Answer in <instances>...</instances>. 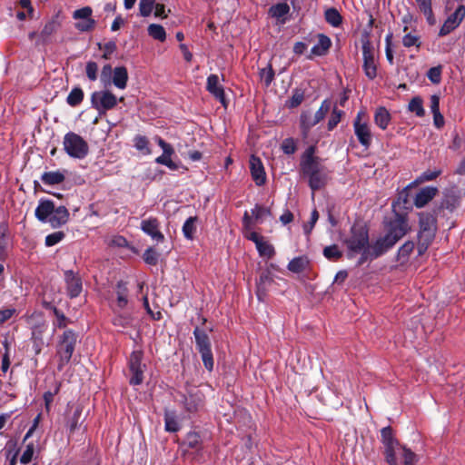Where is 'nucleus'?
<instances>
[{
    "label": "nucleus",
    "instance_id": "obj_1",
    "mask_svg": "<svg viewBox=\"0 0 465 465\" xmlns=\"http://www.w3.org/2000/svg\"><path fill=\"white\" fill-rule=\"evenodd\" d=\"M314 146H310L302 154L300 163L301 173L308 180L312 191V198L316 191L323 189L331 179V171L323 163V160L314 155Z\"/></svg>",
    "mask_w": 465,
    "mask_h": 465
},
{
    "label": "nucleus",
    "instance_id": "obj_2",
    "mask_svg": "<svg viewBox=\"0 0 465 465\" xmlns=\"http://www.w3.org/2000/svg\"><path fill=\"white\" fill-rule=\"evenodd\" d=\"M35 214L40 222H48L53 228H58L65 224L70 216L66 207H55L54 202L47 199L40 200Z\"/></svg>",
    "mask_w": 465,
    "mask_h": 465
},
{
    "label": "nucleus",
    "instance_id": "obj_3",
    "mask_svg": "<svg viewBox=\"0 0 465 465\" xmlns=\"http://www.w3.org/2000/svg\"><path fill=\"white\" fill-rule=\"evenodd\" d=\"M77 334L72 330L64 331L57 344V354L59 356L58 370H63L64 365L69 363L74 351L77 342Z\"/></svg>",
    "mask_w": 465,
    "mask_h": 465
},
{
    "label": "nucleus",
    "instance_id": "obj_4",
    "mask_svg": "<svg viewBox=\"0 0 465 465\" xmlns=\"http://www.w3.org/2000/svg\"><path fill=\"white\" fill-rule=\"evenodd\" d=\"M349 251L359 253L369 247V232L365 225L354 223L351 229L350 236L345 240Z\"/></svg>",
    "mask_w": 465,
    "mask_h": 465
},
{
    "label": "nucleus",
    "instance_id": "obj_5",
    "mask_svg": "<svg viewBox=\"0 0 465 465\" xmlns=\"http://www.w3.org/2000/svg\"><path fill=\"white\" fill-rule=\"evenodd\" d=\"M63 144L66 153L73 158L83 159L88 154L87 142L74 132H69L64 135Z\"/></svg>",
    "mask_w": 465,
    "mask_h": 465
},
{
    "label": "nucleus",
    "instance_id": "obj_6",
    "mask_svg": "<svg viewBox=\"0 0 465 465\" xmlns=\"http://www.w3.org/2000/svg\"><path fill=\"white\" fill-rule=\"evenodd\" d=\"M196 348L201 354L205 369L209 371L213 370V356L211 349V341L204 330L195 327L193 330Z\"/></svg>",
    "mask_w": 465,
    "mask_h": 465
},
{
    "label": "nucleus",
    "instance_id": "obj_7",
    "mask_svg": "<svg viewBox=\"0 0 465 465\" xmlns=\"http://www.w3.org/2000/svg\"><path fill=\"white\" fill-rule=\"evenodd\" d=\"M363 70L366 76L372 80L377 76V65L375 58V48L369 39L368 34L361 37Z\"/></svg>",
    "mask_w": 465,
    "mask_h": 465
},
{
    "label": "nucleus",
    "instance_id": "obj_8",
    "mask_svg": "<svg viewBox=\"0 0 465 465\" xmlns=\"http://www.w3.org/2000/svg\"><path fill=\"white\" fill-rule=\"evenodd\" d=\"M117 97L109 90L94 92L91 95V104L99 115L105 114L107 111L114 109L117 104Z\"/></svg>",
    "mask_w": 465,
    "mask_h": 465
},
{
    "label": "nucleus",
    "instance_id": "obj_9",
    "mask_svg": "<svg viewBox=\"0 0 465 465\" xmlns=\"http://www.w3.org/2000/svg\"><path fill=\"white\" fill-rule=\"evenodd\" d=\"M331 103L328 100H324L319 108V110L312 115L310 112H303L301 114L300 122H301V129L303 134V136L306 137L308 135L309 131L324 119L327 113L330 111Z\"/></svg>",
    "mask_w": 465,
    "mask_h": 465
},
{
    "label": "nucleus",
    "instance_id": "obj_10",
    "mask_svg": "<svg viewBox=\"0 0 465 465\" xmlns=\"http://www.w3.org/2000/svg\"><path fill=\"white\" fill-rule=\"evenodd\" d=\"M181 397L180 401L187 412L193 413L203 407L204 395L197 387L190 386L186 388L185 392Z\"/></svg>",
    "mask_w": 465,
    "mask_h": 465
},
{
    "label": "nucleus",
    "instance_id": "obj_11",
    "mask_svg": "<svg viewBox=\"0 0 465 465\" xmlns=\"http://www.w3.org/2000/svg\"><path fill=\"white\" fill-rule=\"evenodd\" d=\"M463 195L464 193L455 187L446 190L440 203L434 207L435 214H441L444 210L454 212L460 206Z\"/></svg>",
    "mask_w": 465,
    "mask_h": 465
},
{
    "label": "nucleus",
    "instance_id": "obj_12",
    "mask_svg": "<svg viewBox=\"0 0 465 465\" xmlns=\"http://www.w3.org/2000/svg\"><path fill=\"white\" fill-rule=\"evenodd\" d=\"M409 231V225L405 215L396 213L395 218L388 223V232L385 234L395 244Z\"/></svg>",
    "mask_w": 465,
    "mask_h": 465
},
{
    "label": "nucleus",
    "instance_id": "obj_13",
    "mask_svg": "<svg viewBox=\"0 0 465 465\" xmlns=\"http://www.w3.org/2000/svg\"><path fill=\"white\" fill-rule=\"evenodd\" d=\"M381 441L384 445L385 460L390 465H397V459L395 456V450L398 447L399 441L393 436L392 429L391 426L384 427L381 430Z\"/></svg>",
    "mask_w": 465,
    "mask_h": 465
},
{
    "label": "nucleus",
    "instance_id": "obj_14",
    "mask_svg": "<svg viewBox=\"0 0 465 465\" xmlns=\"http://www.w3.org/2000/svg\"><path fill=\"white\" fill-rule=\"evenodd\" d=\"M143 355L142 351H134L130 355L129 371L131 378L129 382L131 385H139L143 381L145 365L142 364Z\"/></svg>",
    "mask_w": 465,
    "mask_h": 465
},
{
    "label": "nucleus",
    "instance_id": "obj_15",
    "mask_svg": "<svg viewBox=\"0 0 465 465\" xmlns=\"http://www.w3.org/2000/svg\"><path fill=\"white\" fill-rule=\"evenodd\" d=\"M434 209L432 213H420L419 214L420 232L419 237L433 240L437 232V216Z\"/></svg>",
    "mask_w": 465,
    "mask_h": 465
},
{
    "label": "nucleus",
    "instance_id": "obj_16",
    "mask_svg": "<svg viewBox=\"0 0 465 465\" xmlns=\"http://www.w3.org/2000/svg\"><path fill=\"white\" fill-rule=\"evenodd\" d=\"M363 117H365V113L359 112L356 118L353 121V127L354 134L357 136L359 143L367 149L370 147L371 143L372 135L367 122H362Z\"/></svg>",
    "mask_w": 465,
    "mask_h": 465
},
{
    "label": "nucleus",
    "instance_id": "obj_17",
    "mask_svg": "<svg viewBox=\"0 0 465 465\" xmlns=\"http://www.w3.org/2000/svg\"><path fill=\"white\" fill-rule=\"evenodd\" d=\"M64 276L67 295L71 299L78 297L83 291V282L78 272L67 270L64 271Z\"/></svg>",
    "mask_w": 465,
    "mask_h": 465
},
{
    "label": "nucleus",
    "instance_id": "obj_18",
    "mask_svg": "<svg viewBox=\"0 0 465 465\" xmlns=\"http://www.w3.org/2000/svg\"><path fill=\"white\" fill-rule=\"evenodd\" d=\"M465 17V6L460 5L454 13L448 16L443 25L440 27L439 35L444 36L457 28Z\"/></svg>",
    "mask_w": 465,
    "mask_h": 465
},
{
    "label": "nucleus",
    "instance_id": "obj_19",
    "mask_svg": "<svg viewBox=\"0 0 465 465\" xmlns=\"http://www.w3.org/2000/svg\"><path fill=\"white\" fill-rule=\"evenodd\" d=\"M272 282L273 278L272 272L269 270L261 272L256 282V295L260 302L265 301L269 288L272 286Z\"/></svg>",
    "mask_w": 465,
    "mask_h": 465
},
{
    "label": "nucleus",
    "instance_id": "obj_20",
    "mask_svg": "<svg viewBox=\"0 0 465 465\" xmlns=\"http://www.w3.org/2000/svg\"><path fill=\"white\" fill-rule=\"evenodd\" d=\"M206 90L213 94L224 107H226V99L224 89L220 84L217 74H210L207 78Z\"/></svg>",
    "mask_w": 465,
    "mask_h": 465
},
{
    "label": "nucleus",
    "instance_id": "obj_21",
    "mask_svg": "<svg viewBox=\"0 0 465 465\" xmlns=\"http://www.w3.org/2000/svg\"><path fill=\"white\" fill-rule=\"evenodd\" d=\"M250 170L256 185L262 186L266 183V174L262 163L255 155H252L250 158Z\"/></svg>",
    "mask_w": 465,
    "mask_h": 465
},
{
    "label": "nucleus",
    "instance_id": "obj_22",
    "mask_svg": "<svg viewBox=\"0 0 465 465\" xmlns=\"http://www.w3.org/2000/svg\"><path fill=\"white\" fill-rule=\"evenodd\" d=\"M160 223L156 218H150L143 220L141 223V229L143 232L150 235L153 240L157 242H163L164 240L163 234L159 231Z\"/></svg>",
    "mask_w": 465,
    "mask_h": 465
},
{
    "label": "nucleus",
    "instance_id": "obj_23",
    "mask_svg": "<svg viewBox=\"0 0 465 465\" xmlns=\"http://www.w3.org/2000/svg\"><path fill=\"white\" fill-rule=\"evenodd\" d=\"M439 193L438 188L427 186L420 190L414 199V204L417 208H422L429 203Z\"/></svg>",
    "mask_w": 465,
    "mask_h": 465
},
{
    "label": "nucleus",
    "instance_id": "obj_24",
    "mask_svg": "<svg viewBox=\"0 0 465 465\" xmlns=\"http://www.w3.org/2000/svg\"><path fill=\"white\" fill-rule=\"evenodd\" d=\"M395 244L387 236L379 238L372 244H369V249L371 252V256L377 259L378 257L384 254Z\"/></svg>",
    "mask_w": 465,
    "mask_h": 465
},
{
    "label": "nucleus",
    "instance_id": "obj_25",
    "mask_svg": "<svg viewBox=\"0 0 465 465\" xmlns=\"http://www.w3.org/2000/svg\"><path fill=\"white\" fill-rule=\"evenodd\" d=\"M83 408L81 405H76L73 410L72 413H68L66 417V425L69 428L70 433H74L75 430H77L80 425L84 421V418H82Z\"/></svg>",
    "mask_w": 465,
    "mask_h": 465
},
{
    "label": "nucleus",
    "instance_id": "obj_26",
    "mask_svg": "<svg viewBox=\"0 0 465 465\" xmlns=\"http://www.w3.org/2000/svg\"><path fill=\"white\" fill-rule=\"evenodd\" d=\"M331 45V39L326 36L325 35H319L318 36V43L315 45L312 50L311 54L317 55V56H322L327 54L330 47Z\"/></svg>",
    "mask_w": 465,
    "mask_h": 465
},
{
    "label": "nucleus",
    "instance_id": "obj_27",
    "mask_svg": "<svg viewBox=\"0 0 465 465\" xmlns=\"http://www.w3.org/2000/svg\"><path fill=\"white\" fill-rule=\"evenodd\" d=\"M128 72L124 66H118L114 69L111 83L119 89H124L127 85Z\"/></svg>",
    "mask_w": 465,
    "mask_h": 465
},
{
    "label": "nucleus",
    "instance_id": "obj_28",
    "mask_svg": "<svg viewBox=\"0 0 465 465\" xmlns=\"http://www.w3.org/2000/svg\"><path fill=\"white\" fill-rule=\"evenodd\" d=\"M310 264V261L307 256H299L293 258L288 264L287 268L290 272L294 273H300L305 271Z\"/></svg>",
    "mask_w": 465,
    "mask_h": 465
},
{
    "label": "nucleus",
    "instance_id": "obj_29",
    "mask_svg": "<svg viewBox=\"0 0 465 465\" xmlns=\"http://www.w3.org/2000/svg\"><path fill=\"white\" fill-rule=\"evenodd\" d=\"M375 124L382 130H385L391 122V114L385 107H379L374 114Z\"/></svg>",
    "mask_w": 465,
    "mask_h": 465
},
{
    "label": "nucleus",
    "instance_id": "obj_30",
    "mask_svg": "<svg viewBox=\"0 0 465 465\" xmlns=\"http://www.w3.org/2000/svg\"><path fill=\"white\" fill-rule=\"evenodd\" d=\"M417 5L426 17L429 25H433L436 23L435 16L431 8V0H415Z\"/></svg>",
    "mask_w": 465,
    "mask_h": 465
},
{
    "label": "nucleus",
    "instance_id": "obj_31",
    "mask_svg": "<svg viewBox=\"0 0 465 465\" xmlns=\"http://www.w3.org/2000/svg\"><path fill=\"white\" fill-rule=\"evenodd\" d=\"M65 179V176L63 173L56 172H45L42 174L41 180L45 184L48 185H55L62 183Z\"/></svg>",
    "mask_w": 465,
    "mask_h": 465
},
{
    "label": "nucleus",
    "instance_id": "obj_32",
    "mask_svg": "<svg viewBox=\"0 0 465 465\" xmlns=\"http://www.w3.org/2000/svg\"><path fill=\"white\" fill-rule=\"evenodd\" d=\"M127 295H128V290H127L125 282H124L122 281L118 282L116 284V302H117V306L120 309H124L127 305V302H128Z\"/></svg>",
    "mask_w": 465,
    "mask_h": 465
},
{
    "label": "nucleus",
    "instance_id": "obj_33",
    "mask_svg": "<svg viewBox=\"0 0 465 465\" xmlns=\"http://www.w3.org/2000/svg\"><path fill=\"white\" fill-rule=\"evenodd\" d=\"M44 305L45 308L53 310L56 318V321L54 322V326L58 327L59 329H64L67 326L68 323L71 322L70 320L65 317L62 312H60L56 307L53 306L50 302H45Z\"/></svg>",
    "mask_w": 465,
    "mask_h": 465
},
{
    "label": "nucleus",
    "instance_id": "obj_34",
    "mask_svg": "<svg viewBox=\"0 0 465 465\" xmlns=\"http://www.w3.org/2000/svg\"><path fill=\"white\" fill-rule=\"evenodd\" d=\"M113 323L115 327L122 328L123 330L128 328H135L134 319L130 314L117 315Z\"/></svg>",
    "mask_w": 465,
    "mask_h": 465
},
{
    "label": "nucleus",
    "instance_id": "obj_35",
    "mask_svg": "<svg viewBox=\"0 0 465 465\" xmlns=\"http://www.w3.org/2000/svg\"><path fill=\"white\" fill-rule=\"evenodd\" d=\"M58 26V23L54 20L48 21L45 25L44 28L39 34V38L42 44H45L48 41L49 37L57 30Z\"/></svg>",
    "mask_w": 465,
    "mask_h": 465
},
{
    "label": "nucleus",
    "instance_id": "obj_36",
    "mask_svg": "<svg viewBox=\"0 0 465 465\" xmlns=\"http://www.w3.org/2000/svg\"><path fill=\"white\" fill-rule=\"evenodd\" d=\"M147 31H148V35L155 40H158L160 42H164L166 39L165 30L161 25L151 24L148 26Z\"/></svg>",
    "mask_w": 465,
    "mask_h": 465
},
{
    "label": "nucleus",
    "instance_id": "obj_37",
    "mask_svg": "<svg viewBox=\"0 0 465 465\" xmlns=\"http://www.w3.org/2000/svg\"><path fill=\"white\" fill-rule=\"evenodd\" d=\"M84 100V91L80 87H74L69 93L66 102L70 106H77Z\"/></svg>",
    "mask_w": 465,
    "mask_h": 465
},
{
    "label": "nucleus",
    "instance_id": "obj_38",
    "mask_svg": "<svg viewBox=\"0 0 465 465\" xmlns=\"http://www.w3.org/2000/svg\"><path fill=\"white\" fill-rule=\"evenodd\" d=\"M257 251L262 257H266L267 259H271L275 254V251L273 246L269 243L264 238L257 242L256 245Z\"/></svg>",
    "mask_w": 465,
    "mask_h": 465
},
{
    "label": "nucleus",
    "instance_id": "obj_39",
    "mask_svg": "<svg viewBox=\"0 0 465 465\" xmlns=\"http://www.w3.org/2000/svg\"><path fill=\"white\" fill-rule=\"evenodd\" d=\"M324 16L327 23L334 27L340 26L342 23V17L335 8L327 9L325 11Z\"/></svg>",
    "mask_w": 465,
    "mask_h": 465
},
{
    "label": "nucleus",
    "instance_id": "obj_40",
    "mask_svg": "<svg viewBox=\"0 0 465 465\" xmlns=\"http://www.w3.org/2000/svg\"><path fill=\"white\" fill-rule=\"evenodd\" d=\"M198 218L197 216L189 217L183 226V232L185 236V238L192 240L194 237V233L196 232V222Z\"/></svg>",
    "mask_w": 465,
    "mask_h": 465
},
{
    "label": "nucleus",
    "instance_id": "obj_41",
    "mask_svg": "<svg viewBox=\"0 0 465 465\" xmlns=\"http://www.w3.org/2000/svg\"><path fill=\"white\" fill-rule=\"evenodd\" d=\"M408 109L410 112L414 113L419 117H422L425 114L423 101L420 96H415L410 101Z\"/></svg>",
    "mask_w": 465,
    "mask_h": 465
},
{
    "label": "nucleus",
    "instance_id": "obj_42",
    "mask_svg": "<svg viewBox=\"0 0 465 465\" xmlns=\"http://www.w3.org/2000/svg\"><path fill=\"white\" fill-rule=\"evenodd\" d=\"M165 430L170 432H176L180 426L173 412L166 411L164 413Z\"/></svg>",
    "mask_w": 465,
    "mask_h": 465
},
{
    "label": "nucleus",
    "instance_id": "obj_43",
    "mask_svg": "<svg viewBox=\"0 0 465 465\" xmlns=\"http://www.w3.org/2000/svg\"><path fill=\"white\" fill-rule=\"evenodd\" d=\"M289 11H290V7L286 3L276 4L269 9V13L271 14V15L272 17H277V18L284 16L285 15H287L289 13Z\"/></svg>",
    "mask_w": 465,
    "mask_h": 465
},
{
    "label": "nucleus",
    "instance_id": "obj_44",
    "mask_svg": "<svg viewBox=\"0 0 465 465\" xmlns=\"http://www.w3.org/2000/svg\"><path fill=\"white\" fill-rule=\"evenodd\" d=\"M261 80L264 83V85L268 87L274 78V71L272 64H269L266 67L262 68L259 72Z\"/></svg>",
    "mask_w": 465,
    "mask_h": 465
},
{
    "label": "nucleus",
    "instance_id": "obj_45",
    "mask_svg": "<svg viewBox=\"0 0 465 465\" xmlns=\"http://www.w3.org/2000/svg\"><path fill=\"white\" fill-rule=\"evenodd\" d=\"M402 45L408 48L411 46L420 48L421 45L420 37L411 33L406 34L402 38Z\"/></svg>",
    "mask_w": 465,
    "mask_h": 465
},
{
    "label": "nucleus",
    "instance_id": "obj_46",
    "mask_svg": "<svg viewBox=\"0 0 465 465\" xmlns=\"http://www.w3.org/2000/svg\"><path fill=\"white\" fill-rule=\"evenodd\" d=\"M154 5H155V0H140V3H139L140 15L143 16V17L149 16L152 14Z\"/></svg>",
    "mask_w": 465,
    "mask_h": 465
},
{
    "label": "nucleus",
    "instance_id": "obj_47",
    "mask_svg": "<svg viewBox=\"0 0 465 465\" xmlns=\"http://www.w3.org/2000/svg\"><path fill=\"white\" fill-rule=\"evenodd\" d=\"M344 115V112L342 110L337 109V107H334L331 117L328 121V130H333L337 124L341 122V117Z\"/></svg>",
    "mask_w": 465,
    "mask_h": 465
},
{
    "label": "nucleus",
    "instance_id": "obj_48",
    "mask_svg": "<svg viewBox=\"0 0 465 465\" xmlns=\"http://www.w3.org/2000/svg\"><path fill=\"white\" fill-rule=\"evenodd\" d=\"M323 255L328 260H338L341 258L342 252L339 250L336 244H333L323 249Z\"/></svg>",
    "mask_w": 465,
    "mask_h": 465
},
{
    "label": "nucleus",
    "instance_id": "obj_49",
    "mask_svg": "<svg viewBox=\"0 0 465 465\" xmlns=\"http://www.w3.org/2000/svg\"><path fill=\"white\" fill-rule=\"evenodd\" d=\"M401 450L403 465H415L417 462V455L405 446L401 447Z\"/></svg>",
    "mask_w": 465,
    "mask_h": 465
},
{
    "label": "nucleus",
    "instance_id": "obj_50",
    "mask_svg": "<svg viewBox=\"0 0 465 465\" xmlns=\"http://www.w3.org/2000/svg\"><path fill=\"white\" fill-rule=\"evenodd\" d=\"M112 74H114L112 66L110 64L104 65L101 72L100 80L104 87H107L111 84Z\"/></svg>",
    "mask_w": 465,
    "mask_h": 465
},
{
    "label": "nucleus",
    "instance_id": "obj_51",
    "mask_svg": "<svg viewBox=\"0 0 465 465\" xmlns=\"http://www.w3.org/2000/svg\"><path fill=\"white\" fill-rule=\"evenodd\" d=\"M85 74L90 81H96L98 77V64L93 61L87 62L85 65Z\"/></svg>",
    "mask_w": 465,
    "mask_h": 465
},
{
    "label": "nucleus",
    "instance_id": "obj_52",
    "mask_svg": "<svg viewBox=\"0 0 465 465\" xmlns=\"http://www.w3.org/2000/svg\"><path fill=\"white\" fill-rule=\"evenodd\" d=\"M96 22L94 19H83L80 22L75 23V28L80 32H89L94 30L95 27Z\"/></svg>",
    "mask_w": 465,
    "mask_h": 465
},
{
    "label": "nucleus",
    "instance_id": "obj_53",
    "mask_svg": "<svg viewBox=\"0 0 465 465\" xmlns=\"http://www.w3.org/2000/svg\"><path fill=\"white\" fill-rule=\"evenodd\" d=\"M143 258L147 264L156 265L158 262L159 254L153 248L150 247L145 250Z\"/></svg>",
    "mask_w": 465,
    "mask_h": 465
},
{
    "label": "nucleus",
    "instance_id": "obj_54",
    "mask_svg": "<svg viewBox=\"0 0 465 465\" xmlns=\"http://www.w3.org/2000/svg\"><path fill=\"white\" fill-rule=\"evenodd\" d=\"M64 232L61 231L48 234L45 237V245L48 247L54 246L59 242H61L64 238Z\"/></svg>",
    "mask_w": 465,
    "mask_h": 465
},
{
    "label": "nucleus",
    "instance_id": "obj_55",
    "mask_svg": "<svg viewBox=\"0 0 465 465\" xmlns=\"http://www.w3.org/2000/svg\"><path fill=\"white\" fill-rule=\"evenodd\" d=\"M441 71H442V68L440 65L431 67L428 71L427 76L431 83L436 84H440L441 81Z\"/></svg>",
    "mask_w": 465,
    "mask_h": 465
},
{
    "label": "nucleus",
    "instance_id": "obj_56",
    "mask_svg": "<svg viewBox=\"0 0 465 465\" xmlns=\"http://www.w3.org/2000/svg\"><path fill=\"white\" fill-rule=\"evenodd\" d=\"M441 174V170H427L420 174V176L416 180L417 183H423L428 181L435 180Z\"/></svg>",
    "mask_w": 465,
    "mask_h": 465
},
{
    "label": "nucleus",
    "instance_id": "obj_57",
    "mask_svg": "<svg viewBox=\"0 0 465 465\" xmlns=\"http://www.w3.org/2000/svg\"><path fill=\"white\" fill-rule=\"evenodd\" d=\"M93 10L90 6H84L74 12L73 17L76 20L90 19L92 18Z\"/></svg>",
    "mask_w": 465,
    "mask_h": 465
},
{
    "label": "nucleus",
    "instance_id": "obj_58",
    "mask_svg": "<svg viewBox=\"0 0 465 465\" xmlns=\"http://www.w3.org/2000/svg\"><path fill=\"white\" fill-rule=\"evenodd\" d=\"M186 444L188 445V447L193 448V449H196V448L200 447V445H201L200 435L195 431L189 432L186 437Z\"/></svg>",
    "mask_w": 465,
    "mask_h": 465
},
{
    "label": "nucleus",
    "instance_id": "obj_59",
    "mask_svg": "<svg viewBox=\"0 0 465 465\" xmlns=\"http://www.w3.org/2000/svg\"><path fill=\"white\" fill-rule=\"evenodd\" d=\"M35 445L34 443H29L20 458V462L22 464H28L33 459Z\"/></svg>",
    "mask_w": 465,
    "mask_h": 465
},
{
    "label": "nucleus",
    "instance_id": "obj_60",
    "mask_svg": "<svg viewBox=\"0 0 465 465\" xmlns=\"http://www.w3.org/2000/svg\"><path fill=\"white\" fill-rule=\"evenodd\" d=\"M414 249L413 242H406L398 251L399 258H407Z\"/></svg>",
    "mask_w": 465,
    "mask_h": 465
},
{
    "label": "nucleus",
    "instance_id": "obj_61",
    "mask_svg": "<svg viewBox=\"0 0 465 465\" xmlns=\"http://www.w3.org/2000/svg\"><path fill=\"white\" fill-rule=\"evenodd\" d=\"M149 141L145 136L137 135L134 138V146L137 150L143 151L147 149V153H150V150L148 149Z\"/></svg>",
    "mask_w": 465,
    "mask_h": 465
},
{
    "label": "nucleus",
    "instance_id": "obj_62",
    "mask_svg": "<svg viewBox=\"0 0 465 465\" xmlns=\"http://www.w3.org/2000/svg\"><path fill=\"white\" fill-rule=\"evenodd\" d=\"M282 149L286 154H292L296 151V145L292 138L285 139L282 143Z\"/></svg>",
    "mask_w": 465,
    "mask_h": 465
},
{
    "label": "nucleus",
    "instance_id": "obj_63",
    "mask_svg": "<svg viewBox=\"0 0 465 465\" xmlns=\"http://www.w3.org/2000/svg\"><path fill=\"white\" fill-rule=\"evenodd\" d=\"M252 214L254 216L256 221L262 219L264 215H270V209L264 208L261 205L256 204L254 209L252 210Z\"/></svg>",
    "mask_w": 465,
    "mask_h": 465
},
{
    "label": "nucleus",
    "instance_id": "obj_64",
    "mask_svg": "<svg viewBox=\"0 0 465 465\" xmlns=\"http://www.w3.org/2000/svg\"><path fill=\"white\" fill-rule=\"evenodd\" d=\"M304 99L303 93L296 91L289 101V107L295 108L299 106Z\"/></svg>",
    "mask_w": 465,
    "mask_h": 465
}]
</instances>
